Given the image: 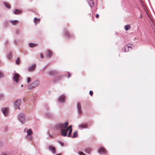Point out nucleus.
Wrapping results in <instances>:
<instances>
[{
    "mask_svg": "<svg viewBox=\"0 0 155 155\" xmlns=\"http://www.w3.org/2000/svg\"><path fill=\"white\" fill-rule=\"evenodd\" d=\"M154 35H155V31H154Z\"/></svg>",
    "mask_w": 155,
    "mask_h": 155,
    "instance_id": "37998d69",
    "label": "nucleus"
},
{
    "mask_svg": "<svg viewBox=\"0 0 155 155\" xmlns=\"http://www.w3.org/2000/svg\"><path fill=\"white\" fill-rule=\"evenodd\" d=\"M27 135H28L27 137V138L28 139H31L32 137H29V136L31 135L33 133V132L32 131V130L30 129L29 130H28L27 131Z\"/></svg>",
    "mask_w": 155,
    "mask_h": 155,
    "instance_id": "f8f14e48",
    "label": "nucleus"
},
{
    "mask_svg": "<svg viewBox=\"0 0 155 155\" xmlns=\"http://www.w3.org/2000/svg\"><path fill=\"white\" fill-rule=\"evenodd\" d=\"M20 77V75L17 73H15L14 74V76L13 77V79L14 81H15L16 82H18L19 78Z\"/></svg>",
    "mask_w": 155,
    "mask_h": 155,
    "instance_id": "6e6552de",
    "label": "nucleus"
},
{
    "mask_svg": "<svg viewBox=\"0 0 155 155\" xmlns=\"http://www.w3.org/2000/svg\"><path fill=\"white\" fill-rule=\"evenodd\" d=\"M2 110L3 112V114L4 115L7 116L8 115V109L7 108H2Z\"/></svg>",
    "mask_w": 155,
    "mask_h": 155,
    "instance_id": "0eeeda50",
    "label": "nucleus"
},
{
    "mask_svg": "<svg viewBox=\"0 0 155 155\" xmlns=\"http://www.w3.org/2000/svg\"><path fill=\"white\" fill-rule=\"evenodd\" d=\"M142 15H141L140 18H142Z\"/></svg>",
    "mask_w": 155,
    "mask_h": 155,
    "instance_id": "79ce46f5",
    "label": "nucleus"
},
{
    "mask_svg": "<svg viewBox=\"0 0 155 155\" xmlns=\"http://www.w3.org/2000/svg\"><path fill=\"white\" fill-rule=\"evenodd\" d=\"M79 127L81 128H87V126L86 124H82L79 125Z\"/></svg>",
    "mask_w": 155,
    "mask_h": 155,
    "instance_id": "2eb2a0df",
    "label": "nucleus"
},
{
    "mask_svg": "<svg viewBox=\"0 0 155 155\" xmlns=\"http://www.w3.org/2000/svg\"><path fill=\"white\" fill-rule=\"evenodd\" d=\"M1 155H8V154H7L5 153H2Z\"/></svg>",
    "mask_w": 155,
    "mask_h": 155,
    "instance_id": "ea45409f",
    "label": "nucleus"
},
{
    "mask_svg": "<svg viewBox=\"0 0 155 155\" xmlns=\"http://www.w3.org/2000/svg\"><path fill=\"white\" fill-rule=\"evenodd\" d=\"M151 21L152 22V23L151 24V23H150L151 24L150 25V27L153 30V33H154V31H155V26L154 25V23L152 21V20Z\"/></svg>",
    "mask_w": 155,
    "mask_h": 155,
    "instance_id": "dca6fc26",
    "label": "nucleus"
},
{
    "mask_svg": "<svg viewBox=\"0 0 155 155\" xmlns=\"http://www.w3.org/2000/svg\"><path fill=\"white\" fill-rule=\"evenodd\" d=\"M19 120L21 123H23L25 121L24 114H21L19 115Z\"/></svg>",
    "mask_w": 155,
    "mask_h": 155,
    "instance_id": "20e7f679",
    "label": "nucleus"
},
{
    "mask_svg": "<svg viewBox=\"0 0 155 155\" xmlns=\"http://www.w3.org/2000/svg\"><path fill=\"white\" fill-rule=\"evenodd\" d=\"M29 45L30 47L31 48H33L35 47L37 45V44H34L33 43H30L29 44Z\"/></svg>",
    "mask_w": 155,
    "mask_h": 155,
    "instance_id": "4be33fe9",
    "label": "nucleus"
},
{
    "mask_svg": "<svg viewBox=\"0 0 155 155\" xmlns=\"http://www.w3.org/2000/svg\"><path fill=\"white\" fill-rule=\"evenodd\" d=\"M4 4L8 8H11L10 5L8 3L6 2H4Z\"/></svg>",
    "mask_w": 155,
    "mask_h": 155,
    "instance_id": "5701e85b",
    "label": "nucleus"
},
{
    "mask_svg": "<svg viewBox=\"0 0 155 155\" xmlns=\"http://www.w3.org/2000/svg\"><path fill=\"white\" fill-rule=\"evenodd\" d=\"M99 17V15L98 14H96V15H95V17L97 18H98Z\"/></svg>",
    "mask_w": 155,
    "mask_h": 155,
    "instance_id": "e433bc0d",
    "label": "nucleus"
},
{
    "mask_svg": "<svg viewBox=\"0 0 155 155\" xmlns=\"http://www.w3.org/2000/svg\"><path fill=\"white\" fill-rule=\"evenodd\" d=\"M61 76H59L57 78L55 79V81H54V82L56 81H57L59 80L60 79H61Z\"/></svg>",
    "mask_w": 155,
    "mask_h": 155,
    "instance_id": "c756f323",
    "label": "nucleus"
},
{
    "mask_svg": "<svg viewBox=\"0 0 155 155\" xmlns=\"http://www.w3.org/2000/svg\"><path fill=\"white\" fill-rule=\"evenodd\" d=\"M78 153L80 155H86V154L85 153H84L83 152H81V151H79V152H78Z\"/></svg>",
    "mask_w": 155,
    "mask_h": 155,
    "instance_id": "2f4dec72",
    "label": "nucleus"
},
{
    "mask_svg": "<svg viewBox=\"0 0 155 155\" xmlns=\"http://www.w3.org/2000/svg\"><path fill=\"white\" fill-rule=\"evenodd\" d=\"M16 63L18 64L20 63V58H18L16 60Z\"/></svg>",
    "mask_w": 155,
    "mask_h": 155,
    "instance_id": "cd10ccee",
    "label": "nucleus"
},
{
    "mask_svg": "<svg viewBox=\"0 0 155 155\" xmlns=\"http://www.w3.org/2000/svg\"><path fill=\"white\" fill-rule=\"evenodd\" d=\"M10 22L13 25H15L16 24H18V20H11L10 21Z\"/></svg>",
    "mask_w": 155,
    "mask_h": 155,
    "instance_id": "a211bd4d",
    "label": "nucleus"
},
{
    "mask_svg": "<svg viewBox=\"0 0 155 155\" xmlns=\"http://www.w3.org/2000/svg\"><path fill=\"white\" fill-rule=\"evenodd\" d=\"M98 152L100 153H106V150L103 147H101L98 150Z\"/></svg>",
    "mask_w": 155,
    "mask_h": 155,
    "instance_id": "9d476101",
    "label": "nucleus"
},
{
    "mask_svg": "<svg viewBox=\"0 0 155 155\" xmlns=\"http://www.w3.org/2000/svg\"><path fill=\"white\" fill-rule=\"evenodd\" d=\"M40 84L39 81H36L31 84L29 85L28 86V89H31L34 88L35 87L37 86Z\"/></svg>",
    "mask_w": 155,
    "mask_h": 155,
    "instance_id": "f03ea898",
    "label": "nucleus"
},
{
    "mask_svg": "<svg viewBox=\"0 0 155 155\" xmlns=\"http://www.w3.org/2000/svg\"><path fill=\"white\" fill-rule=\"evenodd\" d=\"M48 148L50 151L53 154H55L56 152V148L52 145H49Z\"/></svg>",
    "mask_w": 155,
    "mask_h": 155,
    "instance_id": "7ed1b4c3",
    "label": "nucleus"
},
{
    "mask_svg": "<svg viewBox=\"0 0 155 155\" xmlns=\"http://www.w3.org/2000/svg\"><path fill=\"white\" fill-rule=\"evenodd\" d=\"M125 29L126 31L128 30L130 28V26L129 25H127L125 26Z\"/></svg>",
    "mask_w": 155,
    "mask_h": 155,
    "instance_id": "b1692460",
    "label": "nucleus"
},
{
    "mask_svg": "<svg viewBox=\"0 0 155 155\" xmlns=\"http://www.w3.org/2000/svg\"><path fill=\"white\" fill-rule=\"evenodd\" d=\"M57 72L55 71H51L49 72V74L50 75H53L57 74Z\"/></svg>",
    "mask_w": 155,
    "mask_h": 155,
    "instance_id": "f3484780",
    "label": "nucleus"
},
{
    "mask_svg": "<svg viewBox=\"0 0 155 155\" xmlns=\"http://www.w3.org/2000/svg\"><path fill=\"white\" fill-rule=\"evenodd\" d=\"M78 135V133L77 131H75L73 133V135L72 138L76 137H77Z\"/></svg>",
    "mask_w": 155,
    "mask_h": 155,
    "instance_id": "a878e982",
    "label": "nucleus"
},
{
    "mask_svg": "<svg viewBox=\"0 0 155 155\" xmlns=\"http://www.w3.org/2000/svg\"><path fill=\"white\" fill-rule=\"evenodd\" d=\"M71 76V74L69 73H68V78L70 77Z\"/></svg>",
    "mask_w": 155,
    "mask_h": 155,
    "instance_id": "4c0bfd02",
    "label": "nucleus"
},
{
    "mask_svg": "<svg viewBox=\"0 0 155 155\" xmlns=\"http://www.w3.org/2000/svg\"><path fill=\"white\" fill-rule=\"evenodd\" d=\"M66 100V98L64 95H61L59 98L58 99V101L61 103H63L65 102Z\"/></svg>",
    "mask_w": 155,
    "mask_h": 155,
    "instance_id": "39448f33",
    "label": "nucleus"
},
{
    "mask_svg": "<svg viewBox=\"0 0 155 155\" xmlns=\"http://www.w3.org/2000/svg\"><path fill=\"white\" fill-rule=\"evenodd\" d=\"M60 143L62 146H63L64 145V144L63 143L61 142Z\"/></svg>",
    "mask_w": 155,
    "mask_h": 155,
    "instance_id": "58836bf2",
    "label": "nucleus"
},
{
    "mask_svg": "<svg viewBox=\"0 0 155 155\" xmlns=\"http://www.w3.org/2000/svg\"><path fill=\"white\" fill-rule=\"evenodd\" d=\"M77 107L79 114H81L82 113V110L81 109V105L80 103H77Z\"/></svg>",
    "mask_w": 155,
    "mask_h": 155,
    "instance_id": "9b49d317",
    "label": "nucleus"
},
{
    "mask_svg": "<svg viewBox=\"0 0 155 155\" xmlns=\"http://www.w3.org/2000/svg\"><path fill=\"white\" fill-rule=\"evenodd\" d=\"M36 68V64H33L30 67L28 68V71L29 72L33 71L35 70Z\"/></svg>",
    "mask_w": 155,
    "mask_h": 155,
    "instance_id": "423d86ee",
    "label": "nucleus"
},
{
    "mask_svg": "<svg viewBox=\"0 0 155 155\" xmlns=\"http://www.w3.org/2000/svg\"><path fill=\"white\" fill-rule=\"evenodd\" d=\"M40 21V20L39 19L37 18H35L34 20V21L36 25L37 23H39Z\"/></svg>",
    "mask_w": 155,
    "mask_h": 155,
    "instance_id": "412c9836",
    "label": "nucleus"
},
{
    "mask_svg": "<svg viewBox=\"0 0 155 155\" xmlns=\"http://www.w3.org/2000/svg\"><path fill=\"white\" fill-rule=\"evenodd\" d=\"M47 54L48 57H51L52 54V52L50 50H48L47 51Z\"/></svg>",
    "mask_w": 155,
    "mask_h": 155,
    "instance_id": "aec40b11",
    "label": "nucleus"
},
{
    "mask_svg": "<svg viewBox=\"0 0 155 155\" xmlns=\"http://www.w3.org/2000/svg\"><path fill=\"white\" fill-rule=\"evenodd\" d=\"M69 132L68 134V137H70L72 131V127H71V128H69Z\"/></svg>",
    "mask_w": 155,
    "mask_h": 155,
    "instance_id": "393cba45",
    "label": "nucleus"
},
{
    "mask_svg": "<svg viewBox=\"0 0 155 155\" xmlns=\"http://www.w3.org/2000/svg\"><path fill=\"white\" fill-rule=\"evenodd\" d=\"M127 45H129V47H128V48L129 49V50H130V49L131 50L133 46L132 45L130 44H127Z\"/></svg>",
    "mask_w": 155,
    "mask_h": 155,
    "instance_id": "7c9ffc66",
    "label": "nucleus"
},
{
    "mask_svg": "<svg viewBox=\"0 0 155 155\" xmlns=\"http://www.w3.org/2000/svg\"><path fill=\"white\" fill-rule=\"evenodd\" d=\"M65 35L66 37H68L69 36V32L68 31H66L65 32Z\"/></svg>",
    "mask_w": 155,
    "mask_h": 155,
    "instance_id": "473e14b6",
    "label": "nucleus"
},
{
    "mask_svg": "<svg viewBox=\"0 0 155 155\" xmlns=\"http://www.w3.org/2000/svg\"><path fill=\"white\" fill-rule=\"evenodd\" d=\"M23 85H21V87H23Z\"/></svg>",
    "mask_w": 155,
    "mask_h": 155,
    "instance_id": "c03bdc74",
    "label": "nucleus"
},
{
    "mask_svg": "<svg viewBox=\"0 0 155 155\" xmlns=\"http://www.w3.org/2000/svg\"><path fill=\"white\" fill-rule=\"evenodd\" d=\"M31 79L30 77H28L27 78V82L28 83H29L31 81Z\"/></svg>",
    "mask_w": 155,
    "mask_h": 155,
    "instance_id": "c85d7f7f",
    "label": "nucleus"
},
{
    "mask_svg": "<svg viewBox=\"0 0 155 155\" xmlns=\"http://www.w3.org/2000/svg\"><path fill=\"white\" fill-rule=\"evenodd\" d=\"M21 13V11L18 9H16L14 12V13L16 15H18Z\"/></svg>",
    "mask_w": 155,
    "mask_h": 155,
    "instance_id": "6ab92c4d",
    "label": "nucleus"
},
{
    "mask_svg": "<svg viewBox=\"0 0 155 155\" xmlns=\"http://www.w3.org/2000/svg\"><path fill=\"white\" fill-rule=\"evenodd\" d=\"M40 56H41V57L42 59L44 58V55L42 53H41Z\"/></svg>",
    "mask_w": 155,
    "mask_h": 155,
    "instance_id": "f704fd0d",
    "label": "nucleus"
},
{
    "mask_svg": "<svg viewBox=\"0 0 155 155\" xmlns=\"http://www.w3.org/2000/svg\"><path fill=\"white\" fill-rule=\"evenodd\" d=\"M21 103V100H20V99L18 100H17L16 101H15V102L14 104V105L15 106L17 107H18V109H20V108L19 107V106L20 105Z\"/></svg>",
    "mask_w": 155,
    "mask_h": 155,
    "instance_id": "1a4fd4ad",
    "label": "nucleus"
},
{
    "mask_svg": "<svg viewBox=\"0 0 155 155\" xmlns=\"http://www.w3.org/2000/svg\"><path fill=\"white\" fill-rule=\"evenodd\" d=\"M129 45H126L123 48L124 51V52H127L129 51L128 47H129Z\"/></svg>",
    "mask_w": 155,
    "mask_h": 155,
    "instance_id": "4468645a",
    "label": "nucleus"
},
{
    "mask_svg": "<svg viewBox=\"0 0 155 155\" xmlns=\"http://www.w3.org/2000/svg\"><path fill=\"white\" fill-rule=\"evenodd\" d=\"M10 56H11V57H12V56H11V55L10 56V55H9V57H8V58H10Z\"/></svg>",
    "mask_w": 155,
    "mask_h": 155,
    "instance_id": "a19ab883",
    "label": "nucleus"
},
{
    "mask_svg": "<svg viewBox=\"0 0 155 155\" xmlns=\"http://www.w3.org/2000/svg\"><path fill=\"white\" fill-rule=\"evenodd\" d=\"M68 125V122H66L64 124L60 123L57 125V128L61 129V133L62 136H66L68 131L69 130V128H71V126L70 125L67 128Z\"/></svg>",
    "mask_w": 155,
    "mask_h": 155,
    "instance_id": "f257e3e1",
    "label": "nucleus"
},
{
    "mask_svg": "<svg viewBox=\"0 0 155 155\" xmlns=\"http://www.w3.org/2000/svg\"><path fill=\"white\" fill-rule=\"evenodd\" d=\"M89 94L91 96H92L93 94V92L92 91H91L89 92Z\"/></svg>",
    "mask_w": 155,
    "mask_h": 155,
    "instance_id": "c9c22d12",
    "label": "nucleus"
},
{
    "mask_svg": "<svg viewBox=\"0 0 155 155\" xmlns=\"http://www.w3.org/2000/svg\"><path fill=\"white\" fill-rule=\"evenodd\" d=\"M4 75L3 73L1 72L0 71V78L3 77Z\"/></svg>",
    "mask_w": 155,
    "mask_h": 155,
    "instance_id": "72a5a7b5",
    "label": "nucleus"
},
{
    "mask_svg": "<svg viewBox=\"0 0 155 155\" xmlns=\"http://www.w3.org/2000/svg\"><path fill=\"white\" fill-rule=\"evenodd\" d=\"M88 153H89L91 151V149L90 148H87L85 150Z\"/></svg>",
    "mask_w": 155,
    "mask_h": 155,
    "instance_id": "bb28decb",
    "label": "nucleus"
},
{
    "mask_svg": "<svg viewBox=\"0 0 155 155\" xmlns=\"http://www.w3.org/2000/svg\"><path fill=\"white\" fill-rule=\"evenodd\" d=\"M88 4L89 6L91 7H93L94 6V3L93 0H89L88 1Z\"/></svg>",
    "mask_w": 155,
    "mask_h": 155,
    "instance_id": "ddd939ff",
    "label": "nucleus"
}]
</instances>
